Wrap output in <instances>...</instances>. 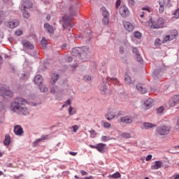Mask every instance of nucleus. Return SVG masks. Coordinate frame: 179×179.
Masks as SVG:
<instances>
[{
  "instance_id": "nucleus-1",
  "label": "nucleus",
  "mask_w": 179,
  "mask_h": 179,
  "mask_svg": "<svg viewBox=\"0 0 179 179\" xmlns=\"http://www.w3.org/2000/svg\"><path fill=\"white\" fill-rule=\"evenodd\" d=\"M27 101L22 97H17L10 103V108L13 113H17L20 115H27L29 111L27 110Z\"/></svg>"
},
{
  "instance_id": "nucleus-2",
  "label": "nucleus",
  "mask_w": 179,
  "mask_h": 179,
  "mask_svg": "<svg viewBox=\"0 0 179 179\" xmlns=\"http://www.w3.org/2000/svg\"><path fill=\"white\" fill-rule=\"evenodd\" d=\"M62 22L63 29H68V27L72 29V27H73V24H72V17L68 15H64V16L62 17Z\"/></svg>"
},
{
  "instance_id": "nucleus-3",
  "label": "nucleus",
  "mask_w": 179,
  "mask_h": 179,
  "mask_svg": "<svg viewBox=\"0 0 179 179\" xmlns=\"http://www.w3.org/2000/svg\"><path fill=\"white\" fill-rule=\"evenodd\" d=\"M34 82L35 85L39 87L41 92L43 93H45L48 89L45 88V87L43 86V76L41 75H36L34 79Z\"/></svg>"
},
{
  "instance_id": "nucleus-4",
  "label": "nucleus",
  "mask_w": 179,
  "mask_h": 179,
  "mask_svg": "<svg viewBox=\"0 0 179 179\" xmlns=\"http://www.w3.org/2000/svg\"><path fill=\"white\" fill-rule=\"evenodd\" d=\"M171 129L169 126H159L156 129V132L158 134V135H160V136H164V135H169Z\"/></svg>"
},
{
  "instance_id": "nucleus-5",
  "label": "nucleus",
  "mask_w": 179,
  "mask_h": 179,
  "mask_svg": "<svg viewBox=\"0 0 179 179\" xmlns=\"http://www.w3.org/2000/svg\"><path fill=\"white\" fill-rule=\"evenodd\" d=\"M89 146L91 148V149H96L98 150V152H99V153H104V150L106 149V146H107V145L103 143H99L96 145H90Z\"/></svg>"
},
{
  "instance_id": "nucleus-6",
  "label": "nucleus",
  "mask_w": 179,
  "mask_h": 179,
  "mask_svg": "<svg viewBox=\"0 0 179 179\" xmlns=\"http://www.w3.org/2000/svg\"><path fill=\"white\" fill-rule=\"evenodd\" d=\"M117 114V110L114 108H110L107 113L105 115V118L108 120V121H111V120H114L115 118V115Z\"/></svg>"
},
{
  "instance_id": "nucleus-7",
  "label": "nucleus",
  "mask_w": 179,
  "mask_h": 179,
  "mask_svg": "<svg viewBox=\"0 0 179 179\" xmlns=\"http://www.w3.org/2000/svg\"><path fill=\"white\" fill-rule=\"evenodd\" d=\"M89 48H83L82 52L80 55V59H82L84 62H86L87 59H89Z\"/></svg>"
},
{
  "instance_id": "nucleus-8",
  "label": "nucleus",
  "mask_w": 179,
  "mask_h": 179,
  "mask_svg": "<svg viewBox=\"0 0 179 179\" xmlns=\"http://www.w3.org/2000/svg\"><path fill=\"white\" fill-rule=\"evenodd\" d=\"M152 25L151 27L152 29H161V27H163V26H164V20H163V18L159 17L156 23L153 22L152 21H151Z\"/></svg>"
},
{
  "instance_id": "nucleus-9",
  "label": "nucleus",
  "mask_w": 179,
  "mask_h": 179,
  "mask_svg": "<svg viewBox=\"0 0 179 179\" xmlns=\"http://www.w3.org/2000/svg\"><path fill=\"white\" fill-rule=\"evenodd\" d=\"M28 6L24 5V10L22 11L23 17L25 19H29L30 17V13H29L27 9H30V8H33V3L31 1H28Z\"/></svg>"
},
{
  "instance_id": "nucleus-10",
  "label": "nucleus",
  "mask_w": 179,
  "mask_h": 179,
  "mask_svg": "<svg viewBox=\"0 0 179 179\" xmlns=\"http://www.w3.org/2000/svg\"><path fill=\"white\" fill-rule=\"evenodd\" d=\"M98 87L101 94H106L107 90H108V83H107V80L103 81Z\"/></svg>"
},
{
  "instance_id": "nucleus-11",
  "label": "nucleus",
  "mask_w": 179,
  "mask_h": 179,
  "mask_svg": "<svg viewBox=\"0 0 179 179\" xmlns=\"http://www.w3.org/2000/svg\"><path fill=\"white\" fill-rule=\"evenodd\" d=\"M162 167H165V169H167L169 167V165L164 164L163 162L162 161H155V164L151 166L152 170H159V169H162Z\"/></svg>"
},
{
  "instance_id": "nucleus-12",
  "label": "nucleus",
  "mask_w": 179,
  "mask_h": 179,
  "mask_svg": "<svg viewBox=\"0 0 179 179\" xmlns=\"http://www.w3.org/2000/svg\"><path fill=\"white\" fill-rule=\"evenodd\" d=\"M119 13L122 17H128V16H129V10H128L127 6H122L119 8Z\"/></svg>"
},
{
  "instance_id": "nucleus-13",
  "label": "nucleus",
  "mask_w": 179,
  "mask_h": 179,
  "mask_svg": "<svg viewBox=\"0 0 179 179\" xmlns=\"http://www.w3.org/2000/svg\"><path fill=\"white\" fill-rule=\"evenodd\" d=\"M179 102V95H173L169 101V105L170 107H174L177 106Z\"/></svg>"
},
{
  "instance_id": "nucleus-14",
  "label": "nucleus",
  "mask_w": 179,
  "mask_h": 179,
  "mask_svg": "<svg viewBox=\"0 0 179 179\" xmlns=\"http://www.w3.org/2000/svg\"><path fill=\"white\" fill-rule=\"evenodd\" d=\"M19 24H20V22L18 20H13L8 22L7 26L9 29H16Z\"/></svg>"
},
{
  "instance_id": "nucleus-15",
  "label": "nucleus",
  "mask_w": 179,
  "mask_h": 179,
  "mask_svg": "<svg viewBox=\"0 0 179 179\" xmlns=\"http://www.w3.org/2000/svg\"><path fill=\"white\" fill-rule=\"evenodd\" d=\"M123 26L127 31H134V29H135V27H134V24L129 22L124 21L123 22Z\"/></svg>"
},
{
  "instance_id": "nucleus-16",
  "label": "nucleus",
  "mask_w": 179,
  "mask_h": 179,
  "mask_svg": "<svg viewBox=\"0 0 179 179\" xmlns=\"http://www.w3.org/2000/svg\"><path fill=\"white\" fill-rule=\"evenodd\" d=\"M14 134H15L17 136H22L24 134L23 128L20 125H15L14 127Z\"/></svg>"
},
{
  "instance_id": "nucleus-17",
  "label": "nucleus",
  "mask_w": 179,
  "mask_h": 179,
  "mask_svg": "<svg viewBox=\"0 0 179 179\" xmlns=\"http://www.w3.org/2000/svg\"><path fill=\"white\" fill-rule=\"evenodd\" d=\"M1 96H7L8 97H12V96H13V92L9 89L1 87Z\"/></svg>"
},
{
  "instance_id": "nucleus-18",
  "label": "nucleus",
  "mask_w": 179,
  "mask_h": 179,
  "mask_svg": "<svg viewBox=\"0 0 179 179\" xmlns=\"http://www.w3.org/2000/svg\"><path fill=\"white\" fill-rule=\"evenodd\" d=\"M80 54H82V48H74L72 50L71 55L73 57H78V58L80 57Z\"/></svg>"
},
{
  "instance_id": "nucleus-19",
  "label": "nucleus",
  "mask_w": 179,
  "mask_h": 179,
  "mask_svg": "<svg viewBox=\"0 0 179 179\" xmlns=\"http://www.w3.org/2000/svg\"><path fill=\"white\" fill-rule=\"evenodd\" d=\"M22 45L26 50H34V45H33L29 41H22Z\"/></svg>"
},
{
  "instance_id": "nucleus-20",
  "label": "nucleus",
  "mask_w": 179,
  "mask_h": 179,
  "mask_svg": "<svg viewBox=\"0 0 179 179\" xmlns=\"http://www.w3.org/2000/svg\"><path fill=\"white\" fill-rule=\"evenodd\" d=\"M120 122H123L124 124H132V117L131 116H124V117H121L120 118Z\"/></svg>"
},
{
  "instance_id": "nucleus-21",
  "label": "nucleus",
  "mask_w": 179,
  "mask_h": 179,
  "mask_svg": "<svg viewBox=\"0 0 179 179\" xmlns=\"http://www.w3.org/2000/svg\"><path fill=\"white\" fill-rule=\"evenodd\" d=\"M69 15L70 17H73V16H76L78 15V8L75 6H71L69 8Z\"/></svg>"
},
{
  "instance_id": "nucleus-22",
  "label": "nucleus",
  "mask_w": 179,
  "mask_h": 179,
  "mask_svg": "<svg viewBox=\"0 0 179 179\" xmlns=\"http://www.w3.org/2000/svg\"><path fill=\"white\" fill-rule=\"evenodd\" d=\"M144 106H145L146 110H149V108H152L153 106V99H148L144 101Z\"/></svg>"
},
{
  "instance_id": "nucleus-23",
  "label": "nucleus",
  "mask_w": 179,
  "mask_h": 179,
  "mask_svg": "<svg viewBox=\"0 0 179 179\" xmlns=\"http://www.w3.org/2000/svg\"><path fill=\"white\" fill-rule=\"evenodd\" d=\"M44 29H45L48 33H49L50 34H54V27L51 26L50 24L45 23Z\"/></svg>"
},
{
  "instance_id": "nucleus-24",
  "label": "nucleus",
  "mask_w": 179,
  "mask_h": 179,
  "mask_svg": "<svg viewBox=\"0 0 179 179\" xmlns=\"http://www.w3.org/2000/svg\"><path fill=\"white\" fill-rule=\"evenodd\" d=\"M136 87L137 90H138V92H141V93H142V94H145V93L148 92V90H146L145 87H143V86L141 83L136 84Z\"/></svg>"
},
{
  "instance_id": "nucleus-25",
  "label": "nucleus",
  "mask_w": 179,
  "mask_h": 179,
  "mask_svg": "<svg viewBox=\"0 0 179 179\" xmlns=\"http://www.w3.org/2000/svg\"><path fill=\"white\" fill-rule=\"evenodd\" d=\"M159 13H163L164 12V7L166 6V1L164 0H162L159 1Z\"/></svg>"
},
{
  "instance_id": "nucleus-26",
  "label": "nucleus",
  "mask_w": 179,
  "mask_h": 179,
  "mask_svg": "<svg viewBox=\"0 0 179 179\" xmlns=\"http://www.w3.org/2000/svg\"><path fill=\"white\" fill-rule=\"evenodd\" d=\"M124 82L126 85H134V81L132 80L129 75L127 73L124 75Z\"/></svg>"
},
{
  "instance_id": "nucleus-27",
  "label": "nucleus",
  "mask_w": 179,
  "mask_h": 179,
  "mask_svg": "<svg viewBox=\"0 0 179 179\" xmlns=\"http://www.w3.org/2000/svg\"><path fill=\"white\" fill-rule=\"evenodd\" d=\"M51 79H52V80L50 81V83L52 85H55V83H57V80H58V79H59V74H57L55 73H52Z\"/></svg>"
},
{
  "instance_id": "nucleus-28",
  "label": "nucleus",
  "mask_w": 179,
  "mask_h": 179,
  "mask_svg": "<svg viewBox=\"0 0 179 179\" xmlns=\"http://www.w3.org/2000/svg\"><path fill=\"white\" fill-rule=\"evenodd\" d=\"M160 72H162V68L155 69L152 73L153 78L157 79V78H159V75H160Z\"/></svg>"
},
{
  "instance_id": "nucleus-29",
  "label": "nucleus",
  "mask_w": 179,
  "mask_h": 179,
  "mask_svg": "<svg viewBox=\"0 0 179 179\" xmlns=\"http://www.w3.org/2000/svg\"><path fill=\"white\" fill-rule=\"evenodd\" d=\"M143 125L145 129H150V128H155L156 127V124L150 122H143Z\"/></svg>"
},
{
  "instance_id": "nucleus-30",
  "label": "nucleus",
  "mask_w": 179,
  "mask_h": 179,
  "mask_svg": "<svg viewBox=\"0 0 179 179\" xmlns=\"http://www.w3.org/2000/svg\"><path fill=\"white\" fill-rule=\"evenodd\" d=\"M3 145L4 146H9V145H10V136H9V134L6 135Z\"/></svg>"
},
{
  "instance_id": "nucleus-31",
  "label": "nucleus",
  "mask_w": 179,
  "mask_h": 179,
  "mask_svg": "<svg viewBox=\"0 0 179 179\" xmlns=\"http://www.w3.org/2000/svg\"><path fill=\"white\" fill-rule=\"evenodd\" d=\"M108 177H109V178H113V179L120 178L121 173H120V172L117 171L112 175H109Z\"/></svg>"
},
{
  "instance_id": "nucleus-32",
  "label": "nucleus",
  "mask_w": 179,
  "mask_h": 179,
  "mask_svg": "<svg viewBox=\"0 0 179 179\" xmlns=\"http://www.w3.org/2000/svg\"><path fill=\"white\" fill-rule=\"evenodd\" d=\"M134 36L135 38H138V40H141V38H142V34L138 31L134 33Z\"/></svg>"
},
{
  "instance_id": "nucleus-33",
  "label": "nucleus",
  "mask_w": 179,
  "mask_h": 179,
  "mask_svg": "<svg viewBox=\"0 0 179 179\" xmlns=\"http://www.w3.org/2000/svg\"><path fill=\"white\" fill-rule=\"evenodd\" d=\"M120 136H122V138H124V139H129L131 138V134H129V133H122L120 134Z\"/></svg>"
},
{
  "instance_id": "nucleus-34",
  "label": "nucleus",
  "mask_w": 179,
  "mask_h": 179,
  "mask_svg": "<svg viewBox=\"0 0 179 179\" xmlns=\"http://www.w3.org/2000/svg\"><path fill=\"white\" fill-rule=\"evenodd\" d=\"M41 44L43 47V48H47V40L45 39V38H43L41 41Z\"/></svg>"
},
{
  "instance_id": "nucleus-35",
  "label": "nucleus",
  "mask_w": 179,
  "mask_h": 179,
  "mask_svg": "<svg viewBox=\"0 0 179 179\" xmlns=\"http://www.w3.org/2000/svg\"><path fill=\"white\" fill-rule=\"evenodd\" d=\"M171 40H173V38H171V36H170V35H167L164 37L162 43H167L168 41H171Z\"/></svg>"
},
{
  "instance_id": "nucleus-36",
  "label": "nucleus",
  "mask_w": 179,
  "mask_h": 179,
  "mask_svg": "<svg viewBox=\"0 0 179 179\" xmlns=\"http://www.w3.org/2000/svg\"><path fill=\"white\" fill-rule=\"evenodd\" d=\"M136 60L137 62H143V59L142 58V56H141V54L138 53V55H136Z\"/></svg>"
},
{
  "instance_id": "nucleus-37",
  "label": "nucleus",
  "mask_w": 179,
  "mask_h": 179,
  "mask_svg": "<svg viewBox=\"0 0 179 179\" xmlns=\"http://www.w3.org/2000/svg\"><path fill=\"white\" fill-rule=\"evenodd\" d=\"M102 22L103 24H108V23H110V19L108 17H103L102 19Z\"/></svg>"
},
{
  "instance_id": "nucleus-38",
  "label": "nucleus",
  "mask_w": 179,
  "mask_h": 179,
  "mask_svg": "<svg viewBox=\"0 0 179 179\" xmlns=\"http://www.w3.org/2000/svg\"><path fill=\"white\" fill-rule=\"evenodd\" d=\"M103 13H102V15L103 17H109L110 14L108 13V11H107L106 10V8H103Z\"/></svg>"
},
{
  "instance_id": "nucleus-39",
  "label": "nucleus",
  "mask_w": 179,
  "mask_h": 179,
  "mask_svg": "<svg viewBox=\"0 0 179 179\" xmlns=\"http://www.w3.org/2000/svg\"><path fill=\"white\" fill-rule=\"evenodd\" d=\"M90 138H96V135H97V133H96V131L94 129H91L90 131Z\"/></svg>"
},
{
  "instance_id": "nucleus-40",
  "label": "nucleus",
  "mask_w": 179,
  "mask_h": 179,
  "mask_svg": "<svg viewBox=\"0 0 179 179\" xmlns=\"http://www.w3.org/2000/svg\"><path fill=\"white\" fill-rule=\"evenodd\" d=\"M69 115H73L74 114H76V111L73 110V108L72 106H70L69 108Z\"/></svg>"
},
{
  "instance_id": "nucleus-41",
  "label": "nucleus",
  "mask_w": 179,
  "mask_h": 179,
  "mask_svg": "<svg viewBox=\"0 0 179 179\" xmlns=\"http://www.w3.org/2000/svg\"><path fill=\"white\" fill-rule=\"evenodd\" d=\"M111 138H110V137L108 136H103L101 138V141L102 142H108V141H110Z\"/></svg>"
},
{
  "instance_id": "nucleus-42",
  "label": "nucleus",
  "mask_w": 179,
  "mask_h": 179,
  "mask_svg": "<svg viewBox=\"0 0 179 179\" xmlns=\"http://www.w3.org/2000/svg\"><path fill=\"white\" fill-rule=\"evenodd\" d=\"M163 111H164V107H163V106H160L159 108H157V113L158 114H162V113H163Z\"/></svg>"
},
{
  "instance_id": "nucleus-43",
  "label": "nucleus",
  "mask_w": 179,
  "mask_h": 179,
  "mask_svg": "<svg viewBox=\"0 0 179 179\" xmlns=\"http://www.w3.org/2000/svg\"><path fill=\"white\" fill-rule=\"evenodd\" d=\"M155 45H162V41L160 38H156L155 41Z\"/></svg>"
},
{
  "instance_id": "nucleus-44",
  "label": "nucleus",
  "mask_w": 179,
  "mask_h": 179,
  "mask_svg": "<svg viewBox=\"0 0 179 179\" xmlns=\"http://www.w3.org/2000/svg\"><path fill=\"white\" fill-rule=\"evenodd\" d=\"M132 52L133 54H135V55H138L139 54V50H138V48H133Z\"/></svg>"
},
{
  "instance_id": "nucleus-45",
  "label": "nucleus",
  "mask_w": 179,
  "mask_h": 179,
  "mask_svg": "<svg viewBox=\"0 0 179 179\" xmlns=\"http://www.w3.org/2000/svg\"><path fill=\"white\" fill-rule=\"evenodd\" d=\"M83 79L84 80H87V81L92 80V76L87 75L83 77Z\"/></svg>"
},
{
  "instance_id": "nucleus-46",
  "label": "nucleus",
  "mask_w": 179,
  "mask_h": 179,
  "mask_svg": "<svg viewBox=\"0 0 179 179\" xmlns=\"http://www.w3.org/2000/svg\"><path fill=\"white\" fill-rule=\"evenodd\" d=\"M73 132H78V130L79 129V126L78 125H73L72 127Z\"/></svg>"
},
{
  "instance_id": "nucleus-47",
  "label": "nucleus",
  "mask_w": 179,
  "mask_h": 179,
  "mask_svg": "<svg viewBox=\"0 0 179 179\" xmlns=\"http://www.w3.org/2000/svg\"><path fill=\"white\" fill-rule=\"evenodd\" d=\"M48 137V135L42 136L41 138L37 140V142H40V141H45V139H47Z\"/></svg>"
},
{
  "instance_id": "nucleus-48",
  "label": "nucleus",
  "mask_w": 179,
  "mask_h": 179,
  "mask_svg": "<svg viewBox=\"0 0 179 179\" xmlns=\"http://www.w3.org/2000/svg\"><path fill=\"white\" fill-rule=\"evenodd\" d=\"M15 34V36H22V34H23V31L22 30H17Z\"/></svg>"
},
{
  "instance_id": "nucleus-49",
  "label": "nucleus",
  "mask_w": 179,
  "mask_h": 179,
  "mask_svg": "<svg viewBox=\"0 0 179 179\" xmlns=\"http://www.w3.org/2000/svg\"><path fill=\"white\" fill-rule=\"evenodd\" d=\"M112 80L114 85H120V81L117 78H113Z\"/></svg>"
},
{
  "instance_id": "nucleus-50",
  "label": "nucleus",
  "mask_w": 179,
  "mask_h": 179,
  "mask_svg": "<svg viewBox=\"0 0 179 179\" xmlns=\"http://www.w3.org/2000/svg\"><path fill=\"white\" fill-rule=\"evenodd\" d=\"M121 6V0H117L115 3V7L117 8H120Z\"/></svg>"
},
{
  "instance_id": "nucleus-51",
  "label": "nucleus",
  "mask_w": 179,
  "mask_h": 179,
  "mask_svg": "<svg viewBox=\"0 0 179 179\" xmlns=\"http://www.w3.org/2000/svg\"><path fill=\"white\" fill-rule=\"evenodd\" d=\"M81 176H88L89 173H87V171H85V170H81L80 171Z\"/></svg>"
},
{
  "instance_id": "nucleus-52",
  "label": "nucleus",
  "mask_w": 179,
  "mask_h": 179,
  "mask_svg": "<svg viewBox=\"0 0 179 179\" xmlns=\"http://www.w3.org/2000/svg\"><path fill=\"white\" fill-rule=\"evenodd\" d=\"M103 127H104V128H110V127H111V124L106 122L103 123Z\"/></svg>"
},
{
  "instance_id": "nucleus-53",
  "label": "nucleus",
  "mask_w": 179,
  "mask_h": 179,
  "mask_svg": "<svg viewBox=\"0 0 179 179\" xmlns=\"http://www.w3.org/2000/svg\"><path fill=\"white\" fill-rule=\"evenodd\" d=\"M128 3L129 6H134L135 5V0H129Z\"/></svg>"
},
{
  "instance_id": "nucleus-54",
  "label": "nucleus",
  "mask_w": 179,
  "mask_h": 179,
  "mask_svg": "<svg viewBox=\"0 0 179 179\" xmlns=\"http://www.w3.org/2000/svg\"><path fill=\"white\" fill-rule=\"evenodd\" d=\"M119 52H120V54H121L122 55L124 54V47H122V46H120V48H119Z\"/></svg>"
},
{
  "instance_id": "nucleus-55",
  "label": "nucleus",
  "mask_w": 179,
  "mask_h": 179,
  "mask_svg": "<svg viewBox=\"0 0 179 179\" xmlns=\"http://www.w3.org/2000/svg\"><path fill=\"white\" fill-rule=\"evenodd\" d=\"M152 155H148L145 158V161L150 162V160H152Z\"/></svg>"
},
{
  "instance_id": "nucleus-56",
  "label": "nucleus",
  "mask_w": 179,
  "mask_h": 179,
  "mask_svg": "<svg viewBox=\"0 0 179 179\" xmlns=\"http://www.w3.org/2000/svg\"><path fill=\"white\" fill-rule=\"evenodd\" d=\"M173 15H174V16L178 15V17L179 19V8L173 13Z\"/></svg>"
},
{
  "instance_id": "nucleus-57",
  "label": "nucleus",
  "mask_w": 179,
  "mask_h": 179,
  "mask_svg": "<svg viewBox=\"0 0 179 179\" xmlns=\"http://www.w3.org/2000/svg\"><path fill=\"white\" fill-rule=\"evenodd\" d=\"M171 179H179V174H174L173 176L171 177Z\"/></svg>"
},
{
  "instance_id": "nucleus-58",
  "label": "nucleus",
  "mask_w": 179,
  "mask_h": 179,
  "mask_svg": "<svg viewBox=\"0 0 179 179\" xmlns=\"http://www.w3.org/2000/svg\"><path fill=\"white\" fill-rule=\"evenodd\" d=\"M175 128L177 131H179V117L178 118V120H177L176 125Z\"/></svg>"
},
{
  "instance_id": "nucleus-59",
  "label": "nucleus",
  "mask_w": 179,
  "mask_h": 179,
  "mask_svg": "<svg viewBox=\"0 0 179 179\" xmlns=\"http://www.w3.org/2000/svg\"><path fill=\"white\" fill-rule=\"evenodd\" d=\"M72 61H73V59L71 56L67 57V59H66L67 62H72Z\"/></svg>"
},
{
  "instance_id": "nucleus-60",
  "label": "nucleus",
  "mask_w": 179,
  "mask_h": 179,
  "mask_svg": "<svg viewBox=\"0 0 179 179\" xmlns=\"http://www.w3.org/2000/svg\"><path fill=\"white\" fill-rule=\"evenodd\" d=\"M69 155H71V156H76V155H78V152H70Z\"/></svg>"
},
{
  "instance_id": "nucleus-61",
  "label": "nucleus",
  "mask_w": 179,
  "mask_h": 179,
  "mask_svg": "<svg viewBox=\"0 0 179 179\" xmlns=\"http://www.w3.org/2000/svg\"><path fill=\"white\" fill-rule=\"evenodd\" d=\"M71 99H68L66 101V104H68V106H71Z\"/></svg>"
},
{
  "instance_id": "nucleus-62",
  "label": "nucleus",
  "mask_w": 179,
  "mask_h": 179,
  "mask_svg": "<svg viewBox=\"0 0 179 179\" xmlns=\"http://www.w3.org/2000/svg\"><path fill=\"white\" fill-rule=\"evenodd\" d=\"M11 69H12L13 73H16V69L15 68V66H11Z\"/></svg>"
},
{
  "instance_id": "nucleus-63",
  "label": "nucleus",
  "mask_w": 179,
  "mask_h": 179,
  "mask_svg": "<svg viewBox=\"0 0 179 179\" xmlns=\"http://www.w3.org/2000/svg\"><path fill=\"white\" fill-rule=\"evenodd\" d=\"M7 167L13 168V167H15V166H13V163H10V164H8Z\"/></svg>"
},
{
  "instance_id": "nucleus-64",
  "label": "nucleus",
  "mask_w": 179,
  "mask_h": 179,
  "mask_svg": "<svg viewBox=\"0 0 179 179\" xmlns=\"http://www.w3.org/2000/svg\"><path fill=\"white\" fill-rule=\"evenodd\" d=\"M142 10H149V7H143Z\"/></svg>"
}]
</instances>
